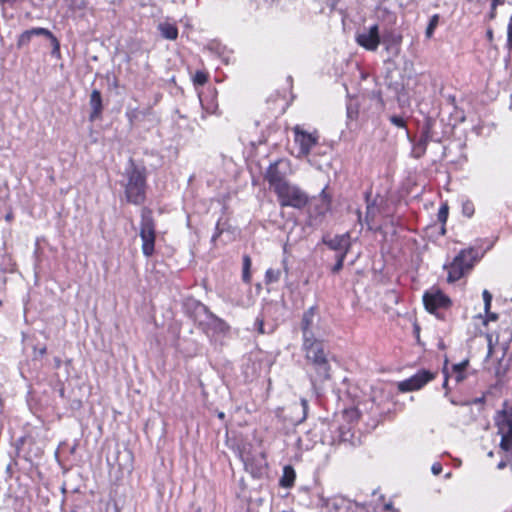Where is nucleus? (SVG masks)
Wrapping results in <instances>:
<instances>
[{"instance_id": "nucleus-52", "label": "nucleus", "mask_w": 512, "mask_h": 512, "mask_svg": "<svg viewBox=\"0 0 512 512\" xmlns=\"http://www.w3.org/2000/svg\"><path fill=\"white\" fill-rule=\"evenodd\" d=\"M218 417H219L220 419H224V417H225L224 412H220V413H218Z\"/></svg>"}, {"instance_id": "nucleus-5", "label": "nucleus", "mask_w": 512, "mask_h": 512, "mask_svg": "<svg viewBox=\"0 0 512 512\" xmlns=\"http://www.w3.org/2000/svg\"><path fill=\"white\" fill-rule=\"evenodd\" d=\"M139 235L142 240V253L146 257H151L155 251L156 230L152 211L148 208L141 211Z\"/></svg>"}, {"instance_id": "nucleus-51", "label": "nucleus", "mask_w": 512, "mask_h": 512, "mask_svg": "<svg viewBox=\"0 0 512 512\" xmlns=\"http://www.w3.org/2000/svg\"><path fill=\"white\" fill-rule=\"evenodd\" d=\"M495 9H496V7L495 8L492 7V11H491V14H490L491 18L495 17Z\"/></svg>"}, {"instance_id": "nucleus-40", "label": "nucleus", "mask_w": 512, "mask_h": 512, "mask_svg": "<svg viewBox=\"0 0 512 512\" xmlns=\"http://www.w3.org/2000/svg\"><path fill=\"white\" fill-rule=\"evenodd\" d=\"M242 279L245 283H249L251 280L250 270L242 271Z\"/></svg>"}, {"instance_id": "nucleus-3", "label": "nucleus", "mask_w": 512, "mask_h": 512, "mask_svg": "<svg viewBox=\"0 0 512 512\" xmlns=\"http://www.w3.org/2000/svg\"><path fill=\"white\" fill-rule=\"evenodd\" d=\"M476 259L477 252L473 248L461 250L448 266H444L448 271L447 281L454 283L461 279L472 269Z\"/></svg>"}, {"instance_id": "nucleus-53", "label": "nucleus", "mask_w": 512, "mask_h": 512, "mask_svg": "<svg viewBox=\"0 0 512 512\" xmlns=\"http://www.w3.org/2000/svg\"><path fill=\"white\" fill-rule=\"evenodd\" d=\"M440 232H441V234H445V227H444V225H443V224H442V227H441V229H440Z\"/></svg>"}, {"instance_id": "nucleus-50", "label": "nucleus", "mask_w": 512, "mask_h": 512, "mask_svg": "<svg viewBox=\"0 0 512 512\" xmlns=\"http://www.w3.org/2000/svg\"><path fill=\"white\" fill-rule=\"evenodd\" d=\"M499 3V0H492V6L495 8L497 4Z\"/></svg>"}, {"instance_id": "nucleus-11", "label": "nucleus", "mask_w": 512, "mask_h": 512, "mask_svg": "<svg viewBox=\"0 0 512 512\" xmlns=\"http://www.w3.org/2000/svg\"><path fill=\"white\" fill-rule=\"evenodd\" d=\"M356 43L368 51H376L381 43L379 26L374 24L369 28H364L358 32L355 37Z\"/></svg>"}, {"instance_id": "nucleus-18", "label": "nucleus", "mask_w": 512, "mask_h": 512, "mask_svg": "<svg viewBox=\"0 0 512 512\" xmlns=\"http://www.w3.org/2000/svg\"><path fill=\"white\" fill-rule=\"evenodd\" d=\"M381 43L388 52L397 53L402 41V36L393 30H385L380 35Z\"/></svg>"}, {"instance_id": "nucleus-36", "label": "nucleus", "mask_w": 512, "mask_h": 512, "mask_svg": "<svg viewBox=\"0 0 512 512\" xmlns=\"http://www.w3.org/2000/svg\"><path fill=\"white\" fill-rule=\"evenodd\" d=\"M463 214L468 216V217H471L474 213V207H473V204L471 202H465L463 204Z\"/></svg>"}, {"instance_id": "nucleus-48", "label": "nucleus", "mask_w": 512, "mask_h": 512, "mask_svg": "<svg viewBox=\"0 0 512 512\" xmlns=\"http://www.w3.org/2000/svg\"><path fill=\"white\" fill-rule=\"evenodd\" d=\"M487 38L491 41L493 39V31L491 29H489L487 31Z\"/></svg>"}, {"instance_id": "nucleus-29", "label": "nucleus", "mask_w": 512, "mask_h": 512, "mask_svg": "<svg viewBox=\"0 0 512 512\" xmlns=\"http://www.w3.org/2000/svg\"><path fill=\"white\" fill-rule=\"evenodd\" d=\"M208 81V74L204 71L198 70L196 71L193 82L195 85L203 86Z\"/></svg>"}, {"instance_id": "nucleus-14", "label": "nucleus", "mask_w": 512, "mask_h": 512, "mask_svg": "<svg viewBox=\"0 0 512 512\" xmlns=\"http://www.w3.org/2000/svg\"><path fill=\"white\" fill-rule=\"evenodd\" d=\"M250 447L251 445L243 446V448L240 450V458L244 463L246 470L250 469L251 471H254L260 469L264 465L265 458L262 452L253 454L250 451Z\"/></svg>"}, {"instance_id": "nucleus-22", "label": "nucleus", "mask_w": 512, "mask_h": 512, "mask_svg": "<svg viewBox=\"0 0 512 512\" xmlns=\"http://www.w3.org/2000/svg\"><path fill=\"white\" fill-rule=\"evenodd\" d=\"M161 36L167 40H176L178 37V28L176 25L164 22L158 25Z\"/></svg>"}, {"instance_id": "nucleus-6", "label": "nucleus", "mask_w": 512, "mask_h": 512, "mask_svg": "<svg viewBox=\"0 0 512 512\" xmlns=\"http://www.w3.org/2000/svg\"><path fill=\"white\" fill-rule=\"evenodd\" d=\"M316 429L320 434V442L325 445L347 441L350 436V428L342 427L336 422L322 420Z\"/></svg>"}, {"instance_id": "nucleus-28", "label": "nucleus", "mask_w": 512, "mask_h": 512, "mask_svg": "<svg viewBox=\"0 0 512 512\" xmlns=\"http://www.w3.org/2000/svg\"><path fill=\"white\" fill-rule=\"evenodd\" d=\"M438 23H439V15L438 14H434L430 20H429V23H428V26L426 28V31H425V35L427 38H431L436 27L438 26Z\"/></svg>"}, {"instance_id": "nucleus-12", "label": "nucleus", "mask_w": 512, "mask_h": 512, "mask_svg": "<svg viewBox=\"0 0 512 512\" xmlns=\"http://www.w3.org/2000/svg\"><path fill=\"white\" fill-rule=\"evenodd\" d=\"M434 378L433 373L427 370H421L410 378L399 382L398 389L402 392H408L421 389L425 384Z\"/></svg>"}, {"instance_id": "nucleus-27", "label": "nucleus", "mask_w": 512, "mask_h": 512, "mask_svg": "<svg viewBox=\"0 0 512 512\" xmlns=\"http://www.w3.org/2000/svg\"><path fill=\"white\" fill-rule=\"evenodd\" d=\"M281 277V271L279 269L269 268L265 273L266 284H272L278 282Z\"/></svg>"}, {"instance_id": "nucleus-43", "label": "nucleus", "mask_w": 512, "mask_h": 512, "mask_svg": "<svg viewBox=\"0 0 512 512\" xmlns=\"http://www.w3.org/2000/svg\"><path fill=\"white\" fill-rule=\"evenodd\" d=\"M255 325L257 326L258 331H259L260 333H264V331H263L264 323H263V320H262V319L257 318V319H256V321H255Z\"/></svg>"}, {"instance_id": "nucleus-20", "label": "nucleus", "mask_w": 512, "mask_h": 512, "mask_svg": "<svg viewBox=\"0 0 512 512\" xmlns=\"http://www.w3.org/2000/svg\"><path fill=\"white\" fill-rule=\"evenodd\" d=\"M89 104L91 107V113L89 115V119H90V121L93 122L100 117L102 110H103L102 96H101V92L99 90L94 89L91 92Z\"/></svg>"}, {"instance_id": "nucleus-38", "label": "nucleus", "mask_w": 512, "mask_h": 512, "mask_svg": "<svg viewBox=\"0 0 512 512\" xmlns=\"http://www.w3.org/2000/svg\"><path fill=\"white\" fill-rule=\"evenodd\" d=\"M431 471L434 475H439L442 472V465L439 462H435L431 467Z\"/></svg>"}, {"instance_id": "nucleus-45", "label": "nucleus", "mask_w": 512, "mask_h": 512, "mask_svg": "<svg viewBox=\"0 0 512 512\" xmlns=\"http://www.w3.org/2000/svg\"><path fill=\"white\" fill-rule=\"evenodd\" d=\"M486 314H487V317H488V319H489V320L495 321V320H497V319H498V316H497V314H495V313H490V311H489V312H488V313H486Z\"/></svg>"}, {"instance_id": "nucleus-34", "label": "nucleus", "mask_w": 512, "mask_h": 512, "mask_svg": "<svg viewBox=\"0 0 512 512\" xmlns=\"http://www.w3.org/2000/svg\"><path fill=\"white\" fill-rule=\"evenodd\" d=\"M507 47L512 51V14L507 27Z\"/></svg>"}, {"instance_id": "nucleus-35", "label": "nucleus", "mask_w": 512, "mask_h": 512, "mask_svg": "<svg viewBox=\"0 0 512 512\" xmlns=\"http://www.w3.org/2000/svg\"><path fill=\"white\" fill-rule=\"evenodd\" d=\"M358 115L357 107L353 106L352 104H349L347 106V117L348 119H356Z\"/></svg>"}, {"instance_id": "nucleus-33", "label": "nucleus", "mask_w": 512, "mask_h": 512, "mask_svg": "<svg viewBox=\"0 0 512 512\" xmlns=\"http://www.w3.org/2000/svg\"><path fill=\"white\" fill-rule=\"evenodd\" d=\"M389 121L398 128H406V122L401 116L392 115L389 117Z\"/></svg>"}, {"instance_id": "nucleus-10", "label": "nucleus", "mask_w": 512, "mask_h": 512, "mask_svg": "<svg viewBox=\"0 0 512 512\" xmlns=\"http://www.w3.org/2000/svg\"><path fill=\"white\" fill-rule=\"evenodd\" d=\"M294 141L299 146L298 157H306L310 154L313 147L318 144L319 135L315 131L309 133L303 130L299 125L293 127Z\"/></svg>"}, {"instance_id": "nucleus-15", "label": "nucleus", "mask_w": 512, "mask_h": 512, "mask_svg": "<svg viewBox=\"0 0 512 512\" xmlns=\"http://www.w3.org/2000/svg\"><path fill=\"white\" fill-rule=\"evenodd\" d=\"M323 243L327 245L331 250L335 251L336 254L347 255L351 247V237L349 233L335 235L329 239L324 237Z\"/></svg>"}, {"instance_id": "nucleus-23", "label": "nucleus", "mask_w": 512, "mask_h": 512, "mask_svg": "<svg viewBox=\"0 0 512 512\" xmlns=\"http://www.w3.org/2000/svg\"><path fill=\"white\" fill-rule=\"evenodd\" d=\"M295 478L296 474L293 467L287 465L283 468V474L280 479V485L284 488H290L294 485Z\"/></svg>"}, {"instance_id": "nucleus-42", "label": "nucleus", "mask_w": 512, "mask_h": 512, "mask_svg": "<svg viewBox=\"0 0 512 512\" xmlns=\"http://www.w3.org/2000/svg\"><path fill=\"white\" fill-rule=\"evenodd\" d=\"M222 230L219 228V222L216 224L215 233L213 234L211 240L212 242L216 241V239L221 235Z\"/></svg>"}, {"instance_id": "nucleus-31", "label": "nucleus", "mask_w": 512, "mask_h": 512, "mask_svg": "<svg viewBox=\"0 0 512 512\" xmlns=\"http://www.w3.org/2000/svg\"><path fill=\"white\" fill-rule=\"evenodd\" d=\"M345 257L346 255L336 254V263L332 267L333 273H338L343 268Z\"/></svg>"}, {"instance_id": "nucleus-7", "label": "nucleus", "mask_w": 512, "mask_h": 512, "mask_svg": "<svg viewBox=\"0 0 512 512\" xmlns=\"http://www.w3.org/2000/svg\"><path fill=\"white\" fill-rule=\"evenodd\" d=\"M196 303L197 308L205 314V320L201 321V326L208 335H225L228 333L230 326L221 318L212 313L207 306L200 302L193 301Z\"/></svg>"}, {"instance_id": "nucleus-41", "label": "nucleus", "mask_w": 512, "mask_h": 512, "mask_svg": "<svg viewBox=\"0 0 512 512\" xmlns=\"http://www.w3.org/2000/svg\"><path fill=\"white\" fill-rule=\"evenodd\" d=\"M443 372L445 374V379H444V382H443V387L446 389L445 396H447L448 395V391H447V389H448V379H449L450 376L448 375V370L446 368L444 369Z\"/></svg>"}, {"instance_id": "nucleus-24", "label": "nucleus", "mask_w": 512, "mask_h": 512, "mask_svg": "<svg viewBox=\"0 0 512 512\" xmlns=\"http://www.w3.org/2000/svg\"><path fill=\"white\" fill-rule=\"evenodd\" d=\"M369 100L372 102L374 110L376 113H380L385 108V103L382 98V94L380 90H373L368 94Z\"/></svg>"}, {"instance_id": "nucleus-13", "label": "nucleus", "mask_w": 512, "mask_h": 512, "mask_svg": "<svg viewBox=\"0 0 512 512\" xmlns=\"http://www.w3.org/2000/svg\"><path fill=\"white\" fill-rule=\"evenodd\" d=\"M433 135H432V123L431 121H427L425 125L422 127L420 138L414 142L410 137V141L413 144L412 147V156L414 158H421L427 149V145L430 141H432Z\"/></svg>"}, {"instance_id": "nucleus-9", "label": "nucleus", "mask_w": 512, "mask_h": 512, "mask_svg": "<svg viewBox=\"0 0 512 512\" xmlns=\"http://www.w3.org/2000/svg\"><path fill=\"white\" fill-rule=\"evenodd\" d=\"M498 432L501 435L500 447L509 451L512 448V411L503 409L495 417Z\"/></svg>"}, {"instance_id": "nucleus-49", "label": "nucleus", "mask_w": 512, "mask_h": 512, "mask_svg": "<svg viewBox=\"0 0 512 512\" xmlns=\"http://www.w3.org/2000/svg\"><path fill=\"white\" fill-rule=\"evenodd\" d=\"M46 353V347H43L39 350L40 355H44Z\"/></svg>"}, {"instance_id": "nucleus-26", "label": "nucleus", "mask_w": 512, "mask_h": 512, "mask_svg": "<svg viewBox=\"0 0 512 512\" xmlns=\"http://www.w3.org/2000/svg\"><path fill=\"white\" fill-rule=\"evenodd\" d=\"M378 212V208L374 204H367L365 222L369 230H374L376 227L373 225L374 218Z\"/></svg>"}, {"instance_id": "nucleus-46", "label": "nucleus", "mask_w": 512, "mask_h": 512, "mask_svg": "<svg viewBox=\"0 0 512 512\" xmlns=\"http://www.w3.org/2000/svg\"><path fill=\"white\" fill-rule=\"evenodd\" d=\"M282 265H283V268H284L286 274H288V267H287V259L286 258H284L282 260Z\"/></svg>"}, {"instance_id": "nucleus-54", "label": "nucleus", "mask_w": 512, "mask_h": 512, "mask_svg": "<svg viewBox=\"0 0 512 512\" xmlns=\"http://www.w3.org/2000/svg\"><path fill=\"white\" fill-rule=\"evenodd\" d=\"M346 413H347V414H356V411L351 410L350 412H348V411H347Z\"/></svg>"}, {"instance_id": "nucleus-30", "label": "nucleus", "mask_w": 512, "mask_h": 512, "mask_svg": "<svg viewBox=\"0 0 512 512\" xmlns=\"http://www.w3.org/2000/svg\"><path fill=\"white\" fill-rule=\"evenodd\" d=\"M438 220L441 224L445 225L448 218V206L446 204L442 205L437 214Z\"/></svg>"}, {"instance_id": "nucleus-21", "label": "nucleus", "mask_w": 512, "mask_h": 512, "mask_svg": "<svg viewBox=\"0 0 512 512\" xmlns=\"http://www.w3.org/2000/svg\"><path fill=\"white\" fill-rule=\"evenodd\" d=\"M469 364L468 360H463L460 363L453 364L451 371H448V375L455 379L456 383H461L466 379V368Z\"/></svg>"}, {"instance_id": "nucleus-25", "label": "nucleus", "mask_w": 512, "mask_h": 512, "mask_svg": "<svg viewBox=\"0 0 512 512\" xmlns=\"http://www.w3.org/2000/svg\"><path fill=\"white\" fill-rule=\"evenodd\" d=\"M47 33L48 34H45L44 37H46L47 39L50 40V43L52 46L51 55H52V57H55L56 59H60L61 58L60 42L49 29H47Z\"/></svg>"}, {"instance_id": "nucleus-1", "label": "nucleus", "mask_w": 512, "mask_h": 512, "mask_svg": "<svg viewBox=\"0 0 512 512\" xmlns=\"http://www.w3.org/2000/svg\"><path fill=\"white\" fill-rule=\"evenodd\" d=\"M316 307L303 313L301 320L302 346L306 361L307 376L313 390L318 393L321 385L331 377L330 352L326 342L318 333L319 319L316 321Z\"/></svg>"}, {"instance_id": "nucleus-55", "label": "nucleus", "mask_w": 512, "mask_h": 512, "mask_svg": "<svg viewBox=\"0 0 512 512\" xmlns=\"http://www.w3.org/2000/svg\"><path fill=\"white\" fill-rule=\"evenodd\" d=\"M451 476V473L446 474V478H449Z\"/></svg>"}, {"instance_id": "nucleus-47", "label": "nucleus", "mask_w": 512, "mask_h": 512, "mask_svg": "<svg viewBox=\"0 0 512 512\" xmlns=\"http://www.w3.org/2000/svg\"><path fill=\"white\" fill-rule=\"evenodd\" d=\"M506 467V462L505 461H500L497 465V468L498 469H504Z\"/></svg>"}, {"instance_id": "nucleus-39", "label": "nucleus", "mask_w": 512, "mask_h": 512, "mask_svg": "<svg viewBox=\"0 0 512 512\" xmlns=\"http://www.w3.org/2000/svg\"><path fill=\"white\" fill-rule=\"evenodd\" d=\"M251 268V258L249 255L243 256V270H250Z\"/></svg>"}, {"instance_id": "nucleus-4", "label": "nucleus", "mask_w": 512, "mask_h": 512, "mask_svg": "<svg viewBox=\"0 0 512 512\" xmlns=\"http://www.w3.org/2000/svg\"><path fill=\"white\" fill-rule=\"evenodd\" d=\"M277 195L281 207L303 209L309 203V197L305 191L289 181L274 192Z\"/></svg>"}, {"instance_id": "nucleus-19", "label": "nucleus", "mask_w": 512, "mask_h": 512, "mask_svg": "<svg viewBox=\"0 0 512 512\" xmlns=\"http://www.w3.org/2000/svg\"><path fill=\"white\" fill-rule=\"evenodd\" d=\"M45 34H48L47 28L43 27H34L25 30L18 36L16 46L18 49L28 47L34 36H45Z\"/></svg>"}, {"instance_id": "nucleus-2", "label": "nucleus", "mask_w": 512, "mask_h": 512, "mask_svg": "<svg viewBox=\"0 0 512 512\" xmlns=\"http://www.w3.org/2000/svg\"><path fill=\"white\" fill-rule=\"evenodd\" d=\"M122 186L127 202L134 205H141L146 199V173L130 161L129 167L123 173Z\"/></svg>"}, {"instance_id": "nucleus-8", "label": "nucleus", "mask_w": 512, "mask_h": 512, "mask_svg": "<svg viewBox=\"0 0 512 512\" xmlns=\"http://www.w3.org/2000/svg\"><path fill=\"white\" fill-rule=\"evenodd\" d=\"M423 303L425 309L441 318L438 313L439 309H447L451 305V299L438 288H431L423 294Z\"/></svg>"}, {"instance_id": "nucleus-44", "label": "nucleus", "mask_w": 512, "mask_h": 512, "mask_svg": "<svg viewBox=\"0 0 512 512\" xmlns=\"http://www.w3.org/2000/svg\"><path fill=\"white\" fill-rule=\"evenodd\" d=\"M62 360L59 357L54 358V366L56 369H59L61 367Z\"/></svg>"}, {"instance_id": "nucleus-32", "label": "nucleus", "mask_w": 512, "mask_h": 512, "mask_svg": "<svg viewBox=\"0 0 512 512\" xmlns=\"http://www.w3.org/2000/svg\"><path fill=\"white\" fill-rule=\"evenodd\" d=\"M483 300H484V310L485 313H488L491 308V302H492V294L488 290H483L482 293Z\"/></svg>"}, {"instance_id": "nucleus-37", "label": "nucleus", "mask_w": 512, "mask_h": 512, "mask_svg": "<svg viewBox=\"0 0 512 512\" xmlns=\"http://www.w3.org/2000/svg\"><path fill=\"white\" fill-rule=\"evenodd\" d=\"M300 407H301V410H302V418H301V421L304 420L307 416V413H308V409H309V406H308V401L304 398H302L300 400Z\"/></svg>"}, {"instance_id": "nucleus-17", "label": "nucleus", "mask_w": 512, "mask_h": 512, "mask_svg": "<svg viewBox=\"0 0 512 512\" xmlns=\"http://www.w3.org/2000/svg\"><path fill=\"white\" fill-rule=\"evenodd\" d=\"M330 210V198L322 190L318 198H314L309 207L310 216H324Z\"/></svg>"}, {"instance_id": "nucleus-16", "label": "nucleus", "mask_w": 512, "mask_h": 512, "mask_svg": "<svg viewBox=\"0 0 512 512\" xmlns=\"http://www.w3.org/2000/svg\"><path fill=\"white\" fill-rule=\"evenodd\" d=\"M279 161L271 163L266 170L265 179L269 183V187L275 192L277 188L282 187L288 181L285 179V174L278 168Z\"/></svg>"}]
</instances>
